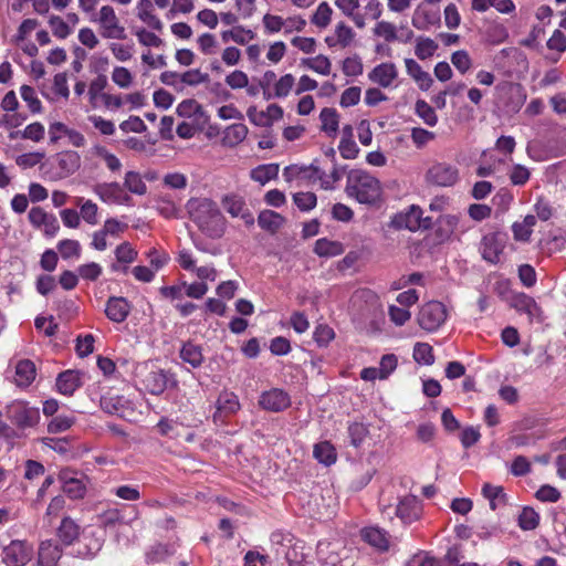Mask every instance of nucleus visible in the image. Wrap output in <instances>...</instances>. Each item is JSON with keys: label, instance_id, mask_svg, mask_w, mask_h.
Instances as JSON below:
<instances>
[{"label": "nucleus", "instance_id": "f257e3e1", "mask_svg": "<svg viewBox=\"0 0 566 566\" xmlns=\"http://www.w3.org/2000/svg\"><path fill=\"white\" fill-rule=\"evenodd\" d=\"M189 218L210 238L224 233L226 220L218 205L209 198H191L186 205Z\"/></svg>", "mask_w": 566, "mask_h": 566}, {"label": "nucleus", "instance_id": "f03ea898", "mask_svg": "<svg viewBox=\"0 0 566 566\" xmlns=\"http://www.w3.org/2000/svg\"><path fill=\"white\" fill-rule=\"evenodd\" d=\"M346 193L359 203L373 205L380 198V182L366 171L353 170L348 175Z\"/></svg>", "mask_w": 566, "mask_h": 566}, {"label": "nucleus", "instance_id": "7ed1b4c3", "mask_svg": "<svg viewBox=\"0 0 566 566\" xmlns=\"http://www.w3.org/2000/svg\"><path fill=\"white\" fill-rule=\"evenodd\" d=\"M7 418L19 429L33 428L40 421V411L23 400H14L6 407Z\"/></svg>", "mask_w": 566, "mask_h": 566}, {"label": "nucleus", "instance_id": "20e7f679", "mask_svg": "<svg viewBox=\"0 0 566 566\" xmlns=\"http://www.w3.org/2000/svg\"><path fill=\"white\" fill-rule=\"evenodd\" d=\"M448 317V311L443 303L430 301L420 306L417 314L418 325L429 332L438 331Z\"/></svg>", "mask_w": 566, "mask_h": 566}, {"label": "nucleus", "instance_id": "39448f33", "mask_svg": "<svg viewBox=\"0 0 566 566\" xmlns=\"http://www.w3.org/2000/svg\"><path fill=\"white\" fill-rule=\"evenodd\" d=\"M33 546L27 541L13 539L2 551L4 566H27L33 557Z\"/></svg>", "mask_w": 566, "mask_h": 566}, {"label": "nucleus", "instance_id": "423d86ee", "mask_svg": "<svg viewBox=\"0 0 566 566\" xmlns=\"http://www.w3.org/2000/svg\"><path fill=\"white\" fill-rule=\"evenodd\" d=\"M459 223V218L453 214L440 216L426 235L429 244L441 245L450 242Z\"/></svg>", "mask_w": 566, "mask_h": 566}, {"label": "nucleus", "instance_id": "0eeeda50", "mask_svg": "<svg viewBox=\"0 0 566 566\" xmlns=\"http://www.w3.org/2000/svg\"><path fill=\"white\" fill-rule=\"evenodd\" d=\"M126 229V224L120 223L117 220L109 219L105 222L103 229L94 234L92 244L94 248H106L107 245H115V248H129V243L127 241L117 242L119 234Z\"/></svg>", "mask_w": 566, "mask_h": 566}, {"label": "nucleus", "instance_id": "6e6552de", "mask_svg": "<svg viewBox=\"0 0 566 566\" xmlns=\"http://www.w3.org/2000/svg\"><path fill=\"white\" fill-rule=\"evenodd\" d=\"M459 178V170L449 164L438 163L430 167L426 174V181L438 187H451Z\"/></svg>", "mask_w": 566, "mask_h": 566}, {"label": "nucleus", "instance_id": "1a4fd4ad", "mask_svg": "<svg viewBox=\"0 0 566 566\" xmlns=\"http://www.w3.org/2000/svg\"><path fill=\"white\" fill-rule=\"evenodd\" d=\"M259 406L266 411L281 412L291 406V397L284 389L271 388L260 395Z\"/></svg>", "mask_w": 566, "mask_h": 566}, {"label": "nucleus", "instance_id": "9d476101", "mask_svg": "<svg viewBox=\"0 0 566 566\" xmlns=\"http://www.w3.org/2000/svg\"><path fill=\"white\" fill-rule=\"evenodd\" d=\"M422 505L415 495H406L399 500L395 509V515L405 524L409 525L421 517Z\"/></svg>", "mask_w": 566, "mask_h": 566}, {"label": "nucleus", "instance_id": "9b49d317", "mask_svg": "<svg viewBox=\"0 0 566 566\" xmlns=\"http://www.w3.org/2000/svg\"><path fill=\"white\" fill-rule=\"evenodd\" d=\"M99 23L104 31L102 35L106 39H125V29L118 24V19L111 6H103L99 11Z\"/></svg>", "mask_w": 566, "mask_h": 566}, {"label": "nucleus", "instance_id": "f8f14e48", "mask_svg": "<svg viewBox=\"0 0 566 566\" xmlns=\"http://www.w3.org/2000/svg\"><path fill=\"white\" fill-rule=\"evenodd\" d=\"M240 407L239 397L234 392L229 390L221 391L216 401L214 422L223 421L224 418L235 415Z\"/></svg>", "mask_w": 566, "mask_h": 566}, {"label": "nucleus", "instance_id": "ddd939ff", "mask_svg": "<svg viewBox=\"0 0 566 566\" xmlns=\"http://www.w3.org/2000/svg\"><path fill=\"white\" fill-rule=\"evenodd\" d=\"M361 539L379 553L390 548V534L379 526H366L360 531Z\"/></svg>", "mask_w": 566, "mask_h": 566}, {"label": "nucleus", "instance_id": "4468645a", "mask_svg": "<svg viewBox=\"0 0 566 566\" xmlns=\"http://www.w3.org/2000/svg\"><path fill=\"white\" fill-rule=\"evenodd\" d=\"M509 303L511 307L516 310L518 313L526 314L531 322L534 318H538L542 314V310L536 301L523 292L512 293L509 298Z\"/></svg>", "mask_w": 566, "mask_h": 566}, {"label": "nucleus", "instance_id": "2eb2a0df", "mask_svg": "<svg viewBox=\"0 0 566 566\" xmlns=\"http://www.w3.org/2000/svg\"><path fill=\"white\" fill-rule=\"evenodd\" d=\"M63 492L72 500L83 499L86 494V485L82 479L74 475L70 469H63L59 473Z\"/></svg>", "mask_w": 566, "mask_h": 566}, {"label": "nucleus", "instance_id": "dca6fc26", "mask_svg": "<svg viewBox=\"0 0 566 566\" xmlns=\"http://www.w3.org/2000/svg\"><path fill=\"white\" fill-rule=\"evenodd\" d=\"M130 313V304L123 296H111L105 306V315L114 323H123Z\"/></svg>", "mask_w": 566, "mask_h": 566}, {"label": "nucleus", "instance_id": "f3484780", "mask_svg": "<svg viewBox=\"0 0 566 566\" xmlns=\"http://www.w3.org/2000/svg\"><path fill=\"white\" fill-rule=\"evenodd\" d=\"M223 207L232 217L241 218L247 226L254 223V217L241 197L237 195L226 196Z\"/></svg>", "mask_w": 566, "mask_h": 566}, {"label": "nucleus", "instance_id": "a211bd4d", "mask_svg": "<svg viewBox=\"0 0 566 566\" xmlns=\"http://www.w3.org/2000/svg\"><path fill=\"white\" fill-rule=\"evenodd\" d=\"M178 261H179L180 266L184 270L195 272L196 275L202 281H205V280L214 281L217 279V271L213 266H210V265L196 266V260L187 251L180 252Z\"/></svg>", "mask_w": 566, "mask_h": 566}, {"label": "nucleus", "instance_id": "6ab92c4d", "mask_svg": "<svg viewBox=\"0 0 566 566\" xmlns=\"http://www.w3.org/2000/svg\"><path fill=\"white\" fill-rule=\"evenodd\" d=\"M83 374L78 370L67 369L62 371L56 378V388L64 396H72L78 389L82 382Z\"/></svg>", "mask_w": 566, "mask_h": 566}, {"label": "nucleus", "instance_id": "aec40b11", "mask_svg": "<svg viewBox=\"0 0 566 566\" xmlns=\"http://www.w3.org/2000/svg\"><path fill=\"white\" fill-rule=\"evenodd\" d=\"M62 556V548L53 539L41 542L38 554L39 566H55Z\"/></svg>", "mask_w": 566, "mask_h": 566}, {"label": "nucleus", "instance_id": "412c9836", "mask_svg": "<svg viewBox=\"0 0 566 566\" xmlns=\"http://www.w3.org/2000/svg\"><path fill=\"white\" fill-rule=\"evenodd\" d=\"M397 76L398 71L394 63H381L368 74L369 80L381 87H389Z\"/></svg>", "mask_w": 566, "mask_h": 566}, {"label": "nucleus", "instance_id": "4be33fe9", "mask_svg": "<svg viewBox=\"0 0 566 566\" xmlns=\"http://www.w3.org/2000/svg\"><path fill=\"white\" fill-rule=\"evenodd\" d=\"M81 526L70 516H64L56 528V536L64 546L74 544L80 538Z\"/></svg>", "mask_w": 566, "mask_h": 566}, {"label": "nucleus", "instance_id": "5701e85b", "mask_svg": "<svg viewBox=\"0 0 566 566\" xmlns=\"http://www.w3.org/2000/svg\"><path fill=\"white\" fill-rule=\"evenodd\" d=\"M36 376V369L33 361L30 359H22L15 366L14 384L18 387H29Z\"/></svg>", "mask_w": 566, "mask_h": 566}, {"label": "nucleus", "instance_id": "b1692460", "mask_svg": "<svg viewBox=\"0 0 566 566\" xmlns=\"http://www.w3.org/2000/svg\"><path fill=\"white\" fill-rule=\"evenodd\" d=\"M59 167V177L65 178L74 174L81 166V158L75 151H64L59 154L56 158Z\"/></svg>", "mask_w": 566, "mask_h": 566}, {"label": "nucleus", "instance_id": "393cba45", "mask_svg": "<svg viewBox=\"0 0 566 566\" xmlns=\"http://www.w3.org/2000/svg\"><path fill=\"white\" fill-rule=\"evenodd\" d=\"M405 65L407 73L419 84L422 91H428L433 83L428 72H424L420 64L413 59H406Z\"/></svg>", "mask_w": 566, "mask_h": 566}, {"label": "nucleus", "instance_id": "a878e982", "mask_svg": "<svg viewBox=\"0 0 566 566\" xmlns=\"http://www.w3.org/2000/svg\"><path fill=\"white\" fill-rule=\"evenodd\" d=\"M95 192L103 201L120 202L128 200L129 197L124 195L123 187L118 182L101 184L95 187Z\"/></svg>", "mask_w": 566, "mask_h": 566}, {"label": "nucleus", "instance_id": "bb28decb", "mask_svg": "<svg viewBox=\"0 0 566 566\" xmlns=\"http://www.w3.org/2000/svg\"><path fill=\"white\" fill-rule=\"evenodd\" d=\"M145 389L151 395H160L167 388V377L161 369L149 371L143 379Z\"/></svg>", "mask_w": 566, "mask_h": 566}, {"label": "nucleus", "instance_id": "cd10ccee", "mask_svg": "<svg viewBox=\"0 0 566 566\" xmlns=\"http://www.w3.org/2000/svg\"><path fill=\"white\" fill-rule=\"evenodd\" d=\"M179 357L192 368L200 367L205 360L201 346L192 342H187L182 345Z\"/></svg>", "mask_w": 566, "mask_h": 566}, {"label": "nucleus", "instance_id": "c85d7f7f", "mask_svg": "<svg viewBox=\"0 0 566 566\" xmlns=\"http://www.w3.org/2000/svg\"><path fill=\"white\" fill-rule=\"evenodd\" d=\"M314 458L327 467L334 464L337 460L335 447L329 441H321L314 446Z\"/></svg>", "mask_w": 566, "mask_h": 566}, {"label": "nucleus", "instance_id": "c756f323", "mask_svg": "<svg viewBox=\"0 0 566 566\" xmlns=\"http://www.w3.org/2000/svg\"><path fill=\"white\" fill-rule=\"evenodd\" d=\"M103 546V541L94 535L84 536L78 543L76 555L81 558L94 557Z\"/></svg>", "mask_w": 566, "mask_h": 566}, {"label": "nucleus", "instance_id": "7c9ffc66", "mask_svg": "<svg viewBox=\"0 0 566 566\" xmlns=\"http://www.w3.org/2000/svg\"><path fill=\"white\" fill-rule=\"evenodd\" d=\"M482 494L485 499L489 500L490 507L493 511L507 503V495L505 494L502 486H495L490 483H485L482 486Z\"/></svg>", "mask_w": 566, "mask_h": 566}, {"label": "nucleus", "instance_id": "2f4dec72", "mask_svg": "<svg viewBox=\"0 0 566 566\" xmlns=\"http://www.w3.org/2000/svg\"><path fill=\"white\" fill-rule=\"evenodd\" d=\"M536 222L537 219L533 214H527L522 221L514 222L512 226L514 239L521 242L528 241Z\"/></svg>", "mask_w": 566, "mask_h": 566}, {"label": "nucleus", "instance_id": "473e14b6", "mask_svg": "<svg viewBox=\"0 0 566 566\" xmlns=\"http://www.w3.org/2000/svg\"><path fill=\"white\" fill-rule=\"evenodd\" d=\"M507 101L505 102V108L507 113H517L523 106L526 94L520 84L510 85L507 91Z\"/></svg>", "mask_w": 566, "mask_h": 566}, {"label": "nucleus", "instance_id": "72a5a7b5", "mask_svg": "<svg viewBox=\"0 0 566 566\" xmlns=\"http://www.w3.org/2000/svg\"><path fill=\"white\" fill-rule=\"evenodd\" d=\"M284 221V217L273 210H264L258 218L259 226L271 233L276 232L283 226Z\"/></svg>", "mask_w": 566, "mask_h": 566}, {"label": "nucleus", "instance_id": "f704fd0d", "mask_svg": "<svg viewBox=\"0 0 566 566\" xmlns=\"http://www.w3.org/2000/svg\"><path fill=\"white\" fill-rule=\"evenodd\" d=\"M138 18L147 23L150 28L161 31L163 30V22L151 13L153 10V3L150 0H140L138 2Z\"/></svg>", "mask_w": 566, "mask_h": 566}, {"label": "nucleus", "instance_id": "c9c22d12", "mask_svg": "<svg viewBox=\"0 0 566 566\" xmlns=\"http://www.w3.org/2000/svg\"><path fill=\"white\" fill-rule=\"evenodd\" d=\"M54 130H63V133L69 137L70 143L75 147H82L85 144V138L81 133L73 129H69L63 123L60 122H55L50 126V135L52 143H56L60 138L59 136H54Z\"/></svg>", "mask_w": 566, "mask_h": 566}, {"label": "nucleus", "instance_id": "e433bc0d", "mask_svg": "<svg viewBox=\"0 0 566 566\" xmlns=\"http://www.w3.org/2000/svg\"><path fill=\"white\" fill-rule=\"evenodd\" d=\"M277 175L279 165L276 164L260 165L251 170V179L261 185H265L270 180L275 179Z\"/></svg>", "mask_w": 566, "mask_h": 566}, {"label": "nucleus", "instance_id": "4c0bfd02", "mask_svg": "<svg viewBox=\"0 0 566 566\" xmlns=\"http://www.w3.org/2000/svg\"><path fill=\"white\" fill-rule=\"evenodd\" d=\"M412 357L418 364L430 366L434 363L433 348L428 343H416Z\"/></svg>", "mask_w": 566, "mask_h": 566}, {"label": "nucleus", "instance_id": "58836bf2", "mask_svg": "<svg viewBox=\"0 0 566 566\" xmlns=\"http://www.w3.org/2000/svg\"><path fill=\"white\" fill-rule=\"evenodd\" d=\"M517 523L523 531L535 530L539 524V515L533 507L525 506L518 515Z\"/></svg>", "mask_w": 566, "mask_h": 566}, {"label": "nucleus", "instance_id": "ea45409f", "mask_svg": "<svg viewBox=\"0 0 566 566\" xmlns=\"http://www.w3.org/2000/svg\"><path fill=\"white\" fill-rule=\"evenodd\" d=\"M322 130L335 134L338 129V114L335 108L325 107L321 111Z\"/></svg>", "mask_w": 566, "mask_h": 566}, {"label": "nucleus", "instance_id": "a19ab883", "mask_svg": "<svg viewBox=\"0 0 566 566\" xmlns=\"http://www.w3.org/2000/svg\"><path fill=\"white\" fill-rule=\"evenodd\" d=\"M116 261L112 263V271L126 272L127 264L137 258V250H115Z\"/></svg>", "mask_w": 566, "mask_h": 566}, {"label": "nucleus", "instance_id": "79ce46f5", "mask_svg": "<svg viewBox=\"0 0 566 566\" xmlns=\"http://www.w3.org/2000/svg\"><path fill=\"white\" fill-rule=\"evenodd\" d=\"M416 114L427 124L428 126H436L438 123V116L434 109L423 99H418L415 106Z\"/></svg>", "mask_w": 566, "mask_h": 566}, {"label": "nucleus", "instance_id": "37998d69", "mask_svg": "<svg viewBox=\"0 0 566 566\" xmlns=\"http://www.w3.org/2000/svg\"><path fill=\"white\" fill-rule=\"evenodd\" d=\"M124 187L128 189L132 193L139 196L145 195L147 191L146 184L143 181L139 172L136 171L126 172Z\"/></svg>", "mask_w": 566, "mask_h": 566}, {"label": "nucleus", "instance_id": "c03bdc74", "mask_svg": "<svg viewBox=\"0 0 566 566\" xmlns=\"http://www.w3.org/2000/svg\"><path fill=\"white\" fill-rule=\"evenodd\" d=\"M302 64L322 75H328L331 73V61L325 55H317L312 59H303Z\"/></svg>", "mask_w": 566, "mask_h": 566}, {"label": "nucleus", "instance_id": "a18cd8bd", "mask_svg": "<svg viewBox=\"0 0 566 566\" xmlns=\"http://www.w3.org/2000/svg\"><path fill=\"white\" fill-rule=\"evenodd\" d=\"M155 428L161 437L170 439H177L180 437L177 421L167 417H161Z\"/></svg>", "mask_w": 566, "mask_h": 566}, {"label": "nucleus", "instance_id": "49530a36", "mask_svg": "<svg viewBox=\"0 0 566 566\" xmlns=\"http://www.w3.org/2000/svg\"><path fill=\"white\" fill-rule=\"evenodd\" d=\"M77 205L81 208L80 218L82 217L84 221L90 224L97 223V205L92 200H83V198H77Z\"/></svg>", "mask_w": 566, "mask_h": 566}, {"label": "nucleus", "instance_id": "de8ad7c7", "mask_svg": "<svg viewBox=\"0 0 566 566\" xmlns=\"http://www.w3.org/2000/svg\"><path fill=\"white\" fill-rule=\"evenodd\" d=\"M248 135V127L244 124L230 125L224 132V140L230 145H238Z\"/></svg>", "mask_w": 566, "mask_h": 566}, {"label": "nucleus", "instance_id": "09e8293b", "mask_svg": "<svg viewBox=\"0 0 566 566\" xmlns=\"http://www.w3.org/2000/svg\"><path fill=\"white\" fill-rule=\"evenodd\" d=\"M313 338L318 347H327L335 338V332L327 324H318L313 333Z\"/></svg>", "mask_w": 566, "mask_h": 566}, {"label": "nucleus", "instance_id": "8fccbe9b", "mask_svg": "<svg viewBox=\"0 0 566 566\" xmlns=\"http://www.w3.org/2000/svg\"><path fill=\"white\" fill-rule=\"evenodd\" d=\"M438 44L430 38H418L415 53L420 60H426L434 54Z\"/></svg>", "mask_w": 566, "mask_h": 566}, {"label": "nucleus", "instance_id": "3c124183", "mask_svg": "<svg viewBox=\"0 0 566 566\" xmlns=\"http://www.w3.org/2000/svg\"><path fill=\"white\" fill-rule=\"evenodd\" d=\"M123 520L120 512L117 509L106 510L97 515V523L103 528H113Z\"/></svg>", "mask_w": 566, "mask_h": 566}, {"label": "nucleus", "instance_id": "603ef678", "mask_svg": "<svg viewBox=\"0 0 566 566\" xmlns=\"http://www.w3.org/2000/svg\"><path fill=\"white\" fill-rule=\"evenodd\" d=\"M332 13H333V11H332L331 7L328 6V3L322 2L317 7L311 21L313 24H315L318 28H326L331 22Z\"/></svg>", "mask_w": 566, "mask_h": 566}, {"label": "nucleus", "instance_id": "864d4df0", "mask_svg": "<svg viewBox=\"0 0 566 566\" xmlns=\"http://www.w3.org/2000/svg\"><path fill=\"white\" fill-rule=\"evenodd\" d=\"M348 436L352 446L358 448L368 434V428L361 422H353L348 426Z\"/></svg>", "mask_w": 566, "mask_h": 566}, {"label": "nucleus", "instance_id": "5fc2aeb1", "mask_svg": "<svg viewBox=\"0 0 566 566\" xmlns=\"http://www.w3.org/2000/svg\"><path fill=\"white\" fill-rule=\"evenodd\" d=\"M75 422V419L70 416L60 415L54 417L48 424L50 433H60L69 430Z\"/></svg>", "mask_w": 566, "mask_h": 566}, {"label": "nucleus", "instance_id": "6e6d98bb", "mask_svg": "<svg viewBox=\"0 0 566 566\" xmlns=\"http://www.w3.org/2000/svg\"><path fill=\"white\" fill-rule=\"evenodd\" d=\"M95 338L92 334L78 335L76 337L75 352L78 357L83 358L94 352Z\"/></svg>", "mask_w": 566, "mask_h": 566}, {"label": "nucleus", "instance_id": "4d7b16f0", "mask_svg": "<svg viewBox=\"0 0 566 566\" xmlns=\"http://www.w3.org/2000/svg\"><path fill=\"white\" fill-rule=\"evenodd\" d=\"M405 227L411 231H416L421 228L422 210L418 206H411L408 212L403 217Z\"/></svg>", "mask_w": 566, "mask_h": 566}, {"label": "nucleus", "instance_id": "13d9d810", "mask_svg": "<svg viewBox=\"0 0 566 566\" xmlns=\"http://www.w3.org/2000/svg\"><path fill=\"white\" fill-rule=\"evenodd\" d=\"M293 200L300 210L308 211L315 207L317 198L313 192H296Z\"/></svg>", "mask_w": 566, "mask_h": 566}, {"label": "nucleus", "instance_id": "bf43d9fd", "mask_svg": "<svg viewBox=\"0 0 566 566\" xmlns=\"http://www.w3.org/2000/svg\"><path fill=\"white\" fill-rule=\"evenodd\" d=\"M388 315H389L390 321L396 326L405 325L411 317V313L408 308L399 307L396 305H389Z\"/></svg>", "mask_w": 566, "mask_h": 566}, {"label": "nucleus", "instance_id": "052dcab7", "mask_svg": "<svg viewBox=\"0 0 566 566\" xmlns=\"http://www.w3.org/2000/svg\"><path fill=\"white\" fill-rule=\"evenodd\" d=\"M101 408L109 415H117L123 410L124 405L118 396H103L101 398Z\"/></svg>", "mask_w": 566, "mask_h": 566}, {"label": "nucleus", "instance_id": "680f3d73", "mask_svg": "<svg viewBox=\"0 0 566 566\" xmlns=\"http://www.w3.org/2000/svg\"><path fill=\"white\" fill-rule=\"evenodd\" d=\"M42 442L45 447L54 450L60 454H66L71 450V442L67 438H49L45 437L42 439Z\"/></svg>", "mask_w": 566, "mask_h": 566}, {"label": "nucleus", "instance_id": "e2e57ef3", "mask_svg": "<svg viewBox=\"0 0 566 566\" xmlns=\"http://www.w3.org/2000/svg\"><path fill=\"white\" fill-rule=\"evenodd\" d=\"M112 492L119 499L125 501H138L140 499V492L138 486L128 484L118 485L113 489Z\"/></svg>", "mask_w": 566, "mask_h": 566}, {"label": "nucleus", "instance_id": "0e129e2a", "mask_svg": "<svg viewBox=\"0 0 566 566\" xmlns=\"http://www.w3.org/2000/svg\"><path fill=\"white\" fill-rule=\"evenodd\" d=\"M451 62L462 74L467 73L472 65L469 53L464 50L455 51L451 56Z\"/></svg>", "mask_w": 566, "mask_h": 566}, {"label": "nucleus", "instance_id": "69168bd1", "mask_svg": "<svg viewBox=\"0 0 566 566\" xmlns=\"http://www.w3.org/2000/svg\"><path fill=\"white\" fill-rule=\"evenodd\" d=\"M374 34L384 38L388 42H392L397 39L396 27L387 21H380L374 28Z\"/></svg>", "mask_w": 566, "mask_h": 566}, {"label": "nucleus", "instance_id": "338daca9", "mask_svg": "<svg viewBox=\"0 0 566 566\" xmlns=\"http://www.w3.org/2000/svg\"><path fill=\"white\" fill-rule=\"evenodd\" d=\"M150 268L157 272L163 269L169 261V255L166 250H150L147 254Z\"/></svg>", "mask_w": 566, "mask_h": 566}, {"label": "nucleus", "instance_id": "774afa93", "mask_svg": "<svg viewBox=\"0 0 566 566\" xmlns=\"http://www.w3.org/2000/svg\"><path fill=\"white\" fill-rule=\"evenodd\" d=\"M295 78L292 74L283 75L274 85V96L285 97L291 92L294 85Z\"/></svg>", "mask_w": 566, "mask_h": 566}]
</instances>
